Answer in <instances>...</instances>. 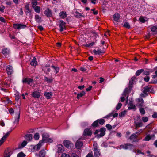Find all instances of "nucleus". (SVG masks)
I'll return each instance as SVG.
<instances>
[{
    "mask_svg": "<svg viewBox=\"0 0 157 157\" xmlns=\"http://www.w3.org/2000/svg\"><path fill=\"white\" fill-rule=\"evenodd\" d=\"M134 147V145L130 143H125L122 144L118 147L120 149H123L125 150H132L133 149Z\"/></svg>",
    "mask_w": 157,
    "mask_h": 157,
    "instance_id": "nucleus-1",
    "label": "nucleus"
},
{
    "mask_svg": "<svg viewBox=\"0 0 157 157\" xmlns=\"http://www.w3.org/2000/svg\"><path fill=\"white\" fill-rule=\"evenodd\" d=\"M152 90V89L151 86H146L144 88L143 91L144 94H141V96L142 97H145L146 96L148 95V93L149 92H151Z\"/></svg>",
    "mask_w": 157,
    "mask_h": 157,
    "instance_id": "nucleus-2",
    "label": "nucleus"
},
{
    "mask_svg": "<svg viewBox=\"0 0 157 157\" xmlns=\"http://www.w3.org/2000/svg\"><path fill=\"white\" fill-rule=\"evenodd\" d=\"M43 139L42 140L45 142H52L53 140L52 139L49 138L48 134V133H44L43 134Z\"/></svg>",
    "mask_w": 157,
    "mask_h": 157,
    "instance_id": "nucleus-3",
    "label": "nucleus"
},
{
    "mask_svg": "<svg viewBox=\"0 0 157 157\" xmlns=\"http://www.w3.org/2000/svg\"><path fill=\"white\" fill-rule=\"evenodd\" d=\"M13 27L15 29H25L27 26L26 25L22 24H13Z\"/></svg>",
    "mask_w": 157,
    "mask_h": 157,
    "instance_id": "nucleus-4",
    "label": "nucleus"
},
{
    "mask_svg": "<svg viewBox=\"0 0 157 157\" xmlns=\"http://www.w3.org/2000/svg\"><path fill=\"white\" fill-rule=\"evenodd\" d=\"M132 86H129L128 87L126 88L123 92L122 95L126 96L128 94L131 92Z\"/></svg>",
    "mask_w": 157,
    "mask_h": 157,
    "instance_id": "nucleus-5",
    "label": "nucleus"
},
{
    "mask_svg": "<svg viewBox=\"0 0 157 157\" xmlns=\"http://www.w3.org/2000/svg\"><path fill=\"white\" fill-rule=\"evenodd\" d=\"M15 120L13 122V123L14 124H18L20 117V113L19 111L15 113Z\"/></svg>",
    "mask_w": 157,
    "mask_h": 157,
    "instance_id": "nucleus-6",
    "label": "nucleus"
},
{
    "mask_svg": "<svg viewBox=\"0 0 157 157\" xmlns=\"http://www.w3.org/2000/svg\"><path fill=\"white\" fill-rule=\"evenodd\" d=\"M59 26L60 28L59 30L60 32H62L65 28V23L62 20L59 21Z\"/></svg>",
    "mask_w": 157,
    "mask_h": 157,
    "instance_id": "nucleus-7",
    "label": "nucleus"
},
{
    "mask_svg": "<svg viewBox=\"0 0 157 157\" xmlns=\"http://www.w3.org/2000/svg\"><path fill=\"white\" fill-rule=\"evenodd\" d=\"M6 70L7 74L11 75L13 72V67L11 66L8 65L6 67Z\"/></svg>",
    "mask_w": 157,
    "mask_h": 157,
    "instance_id": "nucleus-8",
    "label": "nucleus"
},
{
    "mask_svg": "<svg viewBox=\"0 0 157 157\" xmlns=\"http://www.w3.org/2000/svg\"><path fill=\"white\" fill-rule=\"evenodd\" d=\"M11 132V131H9L6 133L3 137L0 140V146L1 145L2 143L4 142L5 140L7 138L10 133Z\"/></svg>",
    "mask_w": 157,
    "mask_h": 157,
    "instance_id": "nucleus-9",
    "label": "nucleus"
},
{
    "mask_svg": "<svg viewBox=\"0 0 157 157\" xmlns=\"http://www.w3.org/2000/svg\"><path fill=\"white\" fill-rule=\"evenodd\" d=\"M92 134V132L91 130L88 128L85 129L83 132V135L84 136H90Z\"/></svg>",
    "mask_w": 157,
    "mask_h": 157,
    "instance_id": "nucleus-10",
    "label": "nucleus"
},
{
    "mask_svg": "<svg viewBox=\"0 0 157 157\" xmlns=\"http://www.w3.org/2000/svg\"><path fill=\"white\" fill-rule=\"evenodd\" d=\"M74 16L76 18H81L82 17H84L85 15L83 13H80L77 11H75L74 13Z\"/></svg>",
    "mask_w": 157,
    "mask_h": 157,
    "instance_id": "nucleus-11",
    "label": "nucleus"
},
{
    "mask_svg": "<svg viewBox=\"0 0 157 157\" xmlns=\"http://www.w3.org/2000/svg\"><path fill=\"white\" fill-rule=\"evenodd\" d=\"M64 146L67 148L69 149L71 146L72 143L68 140H65L63 142Z\"/></svg>",
    "mask_w": 157,
    "mask_h": 157,
    "instance_id": "nucleus-12",
    "label": "nucleus"
},
{
    "mask_svg": "<svg viewBox=\"0 0 157 157\" xmlns=\"http://www.w3.org/2000/svg\"><path fill=\"white\" fill-rule=\"evenodd\" d=\"M33 79L29 78H25L22 80V82L24 83H27L28 84H29L31 82H32Z\"/></svg>",
    "mask_w": 157,
    "mask_h": 157,
    "instance_id": "nucleus-13",
    "label": "nucleus"
},
{
    "mask_svg": "<svg viewBox=\"0 0 157 157\" xmlns=\"http://www.w3.org/2000/svg\"><path fill=\"white\" fill-rule=\"evenodd\" d=\"M44 13L46 16L48 17H51L52 15V13L51 11L49 9H48L44 11Z\"/></svg>",
    "mask_w": 157,
    "mask_h": 157,
    "instance_id": "nucleus-14",
    "label": "nucleus"
},
{
    "mask_svg": "<svg viewBox=\"0 0 157 157\" xmlns=\"http://www.w3.org/2000/svg\"><path fill=\"white\" fill-rule=\"evenodd\" d=\"M75 146L78 149H80L82 146L83 143L82 142L79 141L78 140L75 143Z\"/></svg>",
    "mask_w": 157,
    "mask_h": 157,
    "instance_id": "nucleus-15",
    "label": "nucleus"
},
{
    "mask_svg": "<svg viewBox=\"0 0 157 157\" xmlns=\"http://www.w3.org/2000/svg\"><path fill=\"white\" fill-rule=\"evenodd\" d=\"M58 149L57 152L60 153L63 152L64 150V147L61 144H59L57 145Z\"/></svg>",
    "mask_w": 157,
    "mask_h": 157,
    "instance_id": "nucleus-16",
    "label": "nucleus"
},
{
    "mask_svg": "<svg viewBox=\"0 0 157 157\" xmlns=\"http://www.w3.org/2000/svg\"><path fill=\"white\" fill-rule=\"evenodd\" d=\"M44 96L47 99H50L52 96V92H45L44 94Z\"/></svg>",
    "mask_w": 157,
    "mask_h": 157,
    "instance_id": "nucleus-17",
    "label": "nucleus"
},
{
    "mask_svg": "<svg viewBox=\"0 0 157 157\" xmlns=\"http://www.w3.org/2000/svg\"><path fill=\"white\" fill-rule=\"evenodd\" d=\"M93 52L94 53L95 55H100L101 53H104L103 51L101 50L100 49H98L97 50H93Z\"/></svg>",
    "mask_w": 157,
    "mask_h": 157,
    "instance_id": "nucleus-18",
    "label": "nucleus"
},
{
    "mask_svg": "<svg viewBox=\"0 0 157 157\" xmlns=\"http://www.w3.org/2000/svg\"><path fill=\"white\" fill-rule=\"evenodd\" d=\"M32 95L34 98H39L40 96V94L38 91H35L33 93Z\"/></svg>",
    "mask_w": 157,
    "mask_h": 157,
    "instance_id": "nucleus-19",
    "label": "nucleus"
},
{
    "mask_svg": "<svg viewBox=\"0 0 157 157\" xmlns=\"http://www.w3.org/2000/svg\"><path fill=\"white\" fill-rule=\"evenodd\" d=\"M59 15L61 18L63 19H64L67 16L66 12L61 11L59 13Z\"/></svg>",
    "mask_w": 157,
    "mask_h": 157,
    "instance_id": "nucleus-20",
    "label": "nucleus"
},
{
    "mask_svg": "<svg viewBox=\"0 0 157 157\" xmlns=\"http://www.w3.org/2000/svg\"><path fill=\"white\" fill-rule=\"evenodd\" d=\"M30 64L32 66H35L37 65V62L35 57H33L32 61L30 62Z\"/></svg>",
    "mask_w": 157,
    "mask_h": 157,
    "instance_id": "nucleus-21",
    "label": "nucleus"
},
{
    "mask_svg": "<svg viewBox=\"0 0 157 157\" xmlns=\"http://www.w3.org/2000/svg\"><path fill=\"white\" fill-rule=\"evenodd\" d=\"M94 156L96 157H99L100 155L99 149L98 148L93 149Z\"/></svg>",
    "mask_w": 157,
    "mask_h": 157,
    "instance_id": "nucleus-22",
    "label": "nucleus"
},
{
    "mask_svg": "<svg viewBox=\"0 0 157 157\" xmlns=\"http://www.w3.org/2000/svg\"><path fill=\"white\" fill-rule=\"evenodd\" d=\"M25 139L28 141H30L32 139V135L31 134L26 135L24 136Z\"/></svg>",
    "mask_w": 157,
    "mask_h": 157,
    "instance_id": "nucleus-23",
    "label": "nucleus"
},
{
    "mask_svg": "<svg viewBox=\"0 0 157 157\" xmlns=\"http://www.w3.org/2000/svg\"><path fill=\"white\" fill-rule=\"evenodd\" d=\"M137 100V101L138 102V105L140 107H142L143 106L144 103L143 99L142 98H138Z\"/></svg>",
    "mask_w": 157,
    "mask_h": 157,
    "instance_id": "nucleus-24",
    "label": "nucleus"
},
{
    "mask_svg": "<svg viewBox=\"0 0 157 157\" xmlns=\"http://www.w3.org/2000/svg\"><path fill=\"white\" fill-rule=\"evenodd\" d=\"M120 15L119 14H115L113 15L114 20L116 22H118L120 18Z\"/></svg>",
    "mask_w": 157,
    "mask_h": 157,
    "instance_id": "nucleus-25",
    "label": "nucleus"
},
{
    "mask_svg": "<svg viewBox=\"0 0 157 157\" xmlns=\"http://www.w3.org/2000/svg\"><path fill=\"white\" fill-rule=\"evenodd\" d=\"M155 135L154 134L151 135H148L145 138V140L146 141H149L151 139L154 138Z\"/></svg>",
    "mask_w": 157,
    "mask_h": 157,
    "instance_id": "nucleus-26",
    "label": "nucleus"
},
{
    "mask_svg": "<svg viewBox=\"0 0 157 157\" xmlns=\"http://www.w3.org/2000/svg\"><path fill=\"white\" fill-rule=\"evenodd\" d=\"M100 133L99 135L100 137H102L105 134V128H101L100 129Z\"/></svg>",
    "mask_w": 157,
    "mask_h": 157,
    "instance_id": "nucleus-27",
    "label": "nucleus"
},
{
    "mask_svg": "<svg viewBox=\"0 0 157 157\" xmlns=\"http://www.w3.org/2000/svg\"><path fill=\"white\" fill-rule=\"evenodd\" d=\"M41 17L38 15H36L35 16V19L37 22H41Z\"/></svg>",
    "mask_w": 157,
    "mask_h": 157,
    "instance_id": "nucleus-28",
    "label": "nucleus"
},
{
    "mask_svg": "<svg viewBox=\"0 0 157 157\" xmlns=\"http://www.w3.org/2000/svg\"><path fill=\"white\" fill-rule=\"evenodd\" d=\"M42 141H40L37 145L34 147V149H36L37 150H39L42 146Z\"/></svg>",
    "mask_w": 157,
    "mask_h": 157,
    "instance_id": "nucleus-29",
    "label": "nucleus"
},
{
    "mask_svg": "<svg viewBox=\"0 0 157 157\" xmlns=\"http://www.w3.org/2000/svg\"><path fill=\"white\" fill-rule=\"evenodd\" d=\"M44 81L47 82L48 83H51L53 79L52 78H48L46 76H45L44 78Z\"/></svg>",
    "mask_w": 157,
    "mask_h": 157,
    "instance_id": "nucleus-30",
    "label": "nucleus"
},
{
    "mask_svg": "<svg viewBox=\"0 0 157 157\" xmlns=\"http://www.w3.org/2000/svg\"><path fill=\"white\" fill-rule=\"evenodd\" d=\"M11 79L10 78L8 79L7 81L6 80L4 85H5L7 87H9L11 84Z\"/></svg>",
    "mask_w": 157,
    "mask_h": 157,
    "instance_id": "nucleus-31",
    "label": "nucleus"
},
{
    "mask_svg": "<svg viewBox=\"0 0 157 157\" xmlns=\"http://www.w3.org/2000/svg\"><path fill=\"white\" fill-rule=\"evenodd\" d=\"M144 69H141L137 71L135 73V75L136 76H139L142 73L144 72Z\"/></svg>",
    "mask_w": 157,
    "mask_h": 157,
    "instance_id": "nucleus-32",
    "label": "nucleus"
},
{
    "mask_svg": "<svg viewBox=\"0 0 157 157\" xmlns=\"http://www.w3.org/2000/svg\"><path fill=\"white\" fill-rule=\"evenodd\" d=\"M86 94L85 92L84 91H82L81 93L79 94H77V98H78V99H79V98L82 97L85 95Z\"/></svg>",
    "mask_w": 157,
    "mask_h": 157,
    "instance_id": "nucleus-33",
    "label": "nucleus"
},
{
    "mask_svg": "<svg viewBox=\"0 0 157 157\" xmlns=\"http://www.w3.org/2000/svg\"><path fill=\"white\" fill-rule=\"evenodd\" d=\"M45 151L44 150H42L40 153V157H45Z\"/></svg>",
    "mask_w": 157,
    "mask_h": 157,
    "instance_id": "nucleus-34",
    "label": "nucleus"
},
{
    "mask_svg": "<svg viewBox=\"0 0 157 157\" xmlns=\"http://www.w3.org/2000/svg\"><path fill=\"white\" fill-rule=\"evenodd\" d=\"M34 9V11L37 13H39L40 11V8L39 6H36L33 8Z\"/></svg>",
    "mask_w": 157,
    "mask_h": 157,
    "instance_id": "nucleus-35",
    "label": "nucleus"
},
{
    "mask_svg": "<svg viewBox=\"0 0 157 157\" xmlns=\"http://www.w3.org/2000/svg\"><path fill=\"white\" fill-rule=\"evenodd\" d=\"M51 67L52 68L54 69L56 71V74L57 73L59 72V68L58 67H55L54 66L52 65L51 66Z\"/></svg>",
    "mask_w": 157,
    "mask_h": 157,
    "instance_id": "nucleus-36",
    "label": "nucleus"
},
{
    "mask_svg": "<svg viewBox=\"0 0 157 157\" xmlns=\"http://www.w3.org/2000/svg\"><path fill=\"white\" fill-rule=\"evenodd\" d=\"M140 113L141 115H144L145 113V111L143 108H140L139 109Z\"/></svg>",
    "mask_w": 157,
    "mask_h": 157,
    "instance_id": "nucleus-37",
    "label": "nucleus"
},
{
    "mask_svg": "<svg viewBox=\"0 0 157 157\" xmlns=\"http://www.w3.org/2000/svg\"><path fill=\"white\" fill-rule=\"evenodd\" d=\"M2 52L4 54H8L9 53V50L7 48H5L2 50Z\"/></svg>",
    "mask_w": 157,
    "mask_h": 157,
    "instance_id": "nucleus-38",
    "label": "nucleus"
},
{
    "mask_svg": "<svg viewBox=\"0 0 157 157\" xmlns=\"http://www.w3.org/2000/svg\"><path fill=\"white\" fill-rule=\"evenodd\" d=\"M128 110L134 109V110H135L136 109V106L134 105H129L128 107Z\"/></svg>",
    "mask_w": 157,
    "mask_h": 157,
    "instance_id": "nucleus-39",
    "label": "nucleus"
},
{
    "mask_svg": "<svg viewBox=\"0 0 157 157\" xmlns=\"http://www.w3.org/2000/svg\"><path fill=\"white\" fill-rule=\"evenodd\" d=\"M136 78V77L135 76L133 77L132 78H131L130 81H129V86H132V84L133 83V82L134 80H135Z\"/></svg>",
    "mask_w": 157,
    "mask_h": 157,
    "instance_id": "nucleus-40",
    "label": "nucleus"
},
{
    "mask_svg": "<svg viewBox=\"0 0 157 157\" xmlns=\"http://www.w3.org/2000/svg\"><path fill=\"white\" fill-rule=\"evenodd\" d=\"M137 135H136V134H135L134 133L132 134L129 137V139L130 140L134 139L137 137Z\"/></svg>",
    "mask_w": 157,
    "mask_h": 157,
    "instance_id": "nucleus-41",
    "label": "nucleus"
},
{
    "mask_svg": "<svg viewBox=\"0 0 157 157\" xmlns=\"http://www.w3.org/2000/svg\"><path fill=\"white\" fill-rule=\"evenodd\" d=\"M98 120H97L94 122L92 124V126L94 127H97L98 125Z\"/></svg>",
    "mask_w": 157,
    "mask_h": 157,
    "instance_id": "nucleus-42",
    "label": "nucleus"
},
{
    "mask_svg": "<svg viewBox=\"0 0 157 157\" xmlns=\"http://www.w3.org/2000/svg\"><path fill=\"white\" fill-rule=\"evenodd\" d=\"M124 27L128 29L131 28L130 25L127 22H125L123 25Z\"/></svg>",
    "mask_w": 157,
    "mask_h": 157,
    "instance_id": "nucleus-43",
    "label": "nucleus"
},
{
    "mask_svg": "<svg viewBox=\"0 0 157 157\" xmlns=\"http://www.w3.org/2000/svg\"><path fill=\"white\" fill-rule=\"evenodd\" d=\"M151 31L153 32H157V26H154L151 28Z\"/></svg>",
    "mask_w": 157,
    "mask_h": 157,
    "instance_id": "nucleus-44",
    "label": "nucleus"
},
{
    "mask_svg": "<svg viewBox=\"0 0 157 157\" xmlns=\"http://www.w3.org/2000/svg\"><path fill=\"white\" fill-rule=\"evenodd\" d=\"M142 120L143 122L145 123L148 121V118L147 117H142Z\"/></svg>",
    "mask_w": 157,
    "mask_h": 157,
    "instance_id": "nucleus-45",
    "label": "nucleus"
},
{
    "mask_svg": "<svg viewBox=\"0 0 157 157\" xmlns=\"http://www.w3.org/2000/svg\"><path fill=\"white\" fill-rule=\"evenodd\" d=\"M98 122L101 125H103L105 122V120L102 119L98 120Z\"/></svg>",
    "mask_w": 157,
    "mask_h": 157,
    "instance_id": "nucleus-46",
    "label": "nucleus"
},
{
    "mask_svg": "<svg viewBox=\"0 0 157 157\" xmlns=\"http://www.w3.org/2000/svg\"><path fill=\"white\" fill-rule=\"evenodd\" d=\"M25 155L23 152H21L17 154V157H25Z\"/></svg>",
    "mask_w": 157,
    "mask_h": 157,
    "instance_id": "nucleus-47",
    "label": "nucleus"
},
{
    "mask_svg": "<svg viewBox=\"0 0 157 157\" xmlns=\"http://www.w3.org/2000/svg\"><path fill=\"white\" fill-rule=\"evenodd\" d=\"M39 134L38 133H36L34 136V138L35 140L39 139Z\"/></svg>",
    "mask_w": 157,
    "mask_h": 157,
    "instance_id": "nucleus-48",
    "label": "nucleus"
},
{
    "mask_svg": "<svg viewBox=\"0 0 157 157\" xmlns=\"http://www.w3.org/2000/svg\"><path fill=\"white\" fill-rule=\"evenodd\" d=\"M37 2L36 0H33L32 2V7L34 8V7L36 6L37 5Z\"/></svg>",
    "mask_w": 157,
    "mask_h": 157,
    "instance_id": "nucleus-49",
    "label": "nucleus"
},
{
    "mask_svg": "<svg viewBox=\"0 0 157 157\" xmlns=\"http://www.w3.org/2000/svg\"><path fill=\"white\" fill-rule=\"evenodd\" d=\"M143 123L141 122H137L136 124V127H141L143 125Z\"/></svg>",
    "mask_w": 157,
    "mask_h": 157,
    "instance_id": "nucleus-50",
    "label": "nucleus"
},
{
    "mask_svg": "<svg viewBox=\"0 0 157 157\" xmlns=\"http://www.w3.org/2000/svg\"><path fill=\"white\" fill-rule=\"evenodd\" d=\"M94 44H95L94 42H92L90 43L86 44L85 45V46L86 47H89L90 46H93V45H94Z\"/></svg>",
    "mask_w": 157,
    "mask_h": 157,
    "instance_id": "nucleus-51",
    "label": "nucleus"
},
{
    "mask_svg": "<svg viewBox=\"0 0 157 157\" xmlns=\"http://www.w3.org/2000/svg\"><path fill=\"white\" fill-rule=\"evenodd\" d=\"M122 105V104L121 103H118L116 107V109L117 110H119V109H120V108L121 107Z\"/></svg>",
    "mask_w": 157,
    "mask_h": 157,
    "instance_id": "nucleus-52",
    "label": "nucleus"
},
{
    "mask_svg": "<svg viewBox=\"0 0 157 157\" xmlns=\"http://www.w3.org/2000/svg\"><path fill=\"white\" fill-rule=\"evenodd\" d=\"M25 8L28 13H29L31 12V10H30L28 5H26L25 6Z\"/></svg>",
    "mask_w": 157,
    "mask_h": 157,
    "instance_id": "nucleus-53",
    "label": "nucleus"
},
{
    "mask_svg": "<svg viewBox=\"0 0 157 157\" xmlns=\"http://www.w3.org/2000/svg\"><path fill=\"white\" fill-rule=\"evenodd\" d=\"M93 146L94 147L93 149L98 148V145L96 142H94V143Z\"/></svg>",
    "mask_w": 157,
    "mask_h": 157,
    "instance_id": "nucleus-54",
    "label": "nucleus"
},
{
    "mask_svg": "<svg viewBox=\"0 0 157 157\" xmlns=\"http://www.w3.org/2000/svg\"><path fill=\"white\" fill-rule=\"evenodd\" d=\"M125 111H123L121 112L119 114V116L120 117H122L123 116H124L125 114Z\"/></svg>",
    "mask_w": 157,
    "mask_h": 157,
    "instance_id": "nucleus-55",
    "label": "nucleus"
},
{
    "mask_svg": "<svg viewBox=\"0 0 157 157\" xmlns=\"http://www.w3.org/2000/svg\"><path fill=\"white\" fill-rule=\"evenodd\" d=\"M106 127L109 130H111L112 128V126L109 124H107Z\"/></svg>",
    "mask_w": 157,
    "mask_h": 157,
    "instance_id": "nucleus-56",
    "label": "nucleus"
},
{
    "mask_svg": "<svg viewBox=\"0 0 157 157\" xmlns=\"http://www.w3.org/2000/svg\"><path fill=\"white\" fill-rule=\"evenodd\" d=\"M61 157H70V156L68 154L63 153L62 154Z\"/></svg>",
    "mask_w": 157,
    "mask_h": 157,
    "instance_id": "nucleus-57",
    "label": "nucleus"
},
{
    "mask_svg": "<svg viewBox=\"0 0 157 157\" xmlns=\"http://www.w3.org/2000/svg\"><path fill=\"white\" fill-rule=\"evenodd\" d=\"M11 155V153L10 152H8V153L5 154L4 157H10Z\"/></svg>",
    "mask_w": 157,
    "mask_h": 157,
    "instance_id": "nucleus-58",
    "label": "nucleus"
},
{
    "mask_svg": "<svg viewBox=\"0 0 157 157\" xmlns=\"http://www.w3.org/2000/svg\"><path fill=\"white\" fill-rule=\"evenodd\" d=\"M140 21L142 23H144L145 20L144 18L142 17H141L139 18Z\"/></svg>",
    "mask_w": 157,
    "mask_h": 157,
    "instance_id": "nucleus-59",
    "label": "nucleus"
},
{
    "mask_svg": "<svg viewBox=\"0 0 157 157\" xmlns=\"http://www.w3.org/2000/svg\"><path fill=\"white\" fill-rule=\"evenodd\" d=\"M27 144V142L25 141H23L21 144V145L22 147H24Z\"/></svg>",
    "mask_w": 157,
    "mask_h": 157,
    "instance_id": "nucleus-60",
    "label": "nucleus"
},
{
    "mask_svg": "<svg viewBox=\"0 0 157 157\" xmlns=\"http://www.w3.org/2000/svg\"><path fill=\"white\" fill-rule=\"evenodd\" d=\"M113 114V113H110L107 115H106V116L104 117V118H109L111 117Z\"/></svg>",
    "mask_w": 157,
    "mask_h": 157,
    "instance_id": "nucleus-61",
    "label": "nucleus"
},
{
    "mask_svg": "<svg viewBox=\"0 0 157 157\" xmlns=\"http://www.w3.org/2000/svg\"><path fill=\"white\" fill-rule=\"evenodd\" d=\"M5 7L3 6H2L0 7V11L1 12H3L5 9Z\"/></svg>",
    "mask_w": 157,
    "mask_h": 157,
    "instance_id": "nucleus-62",
    "label": "nucleus"
},
{
    "mask_svg": "<svg viewBox=\"0 0 157 157\" xmlns=\"http://www.w3.org/2000/svg\"><path fill=\"white\" fill-rule=\"evenodd\" d=\"M155 75H152V78H157V71H156L155 72Z\"/></svg>",
    "mask_w": 157,
    "mask_h": 157,
    "instance_id": "nucleus-63",
    "label": "nucleus"
},
{
    "mask_svg": "<svg viewBox=\"0 0 157 157\" xmlns=\"http://www.w3.org/2000/svg\"><path fill=\"white\" fill-rule=\"evenodd\" d=\"M149 76H146L144 78V80L145 82H148L149 80Z\"/></svg>",
    "mask_w": 157,
    "mask_h": 157,
    "instance_id": "nucleus-64",
    "label": "nucleus"
}]
</instances>
